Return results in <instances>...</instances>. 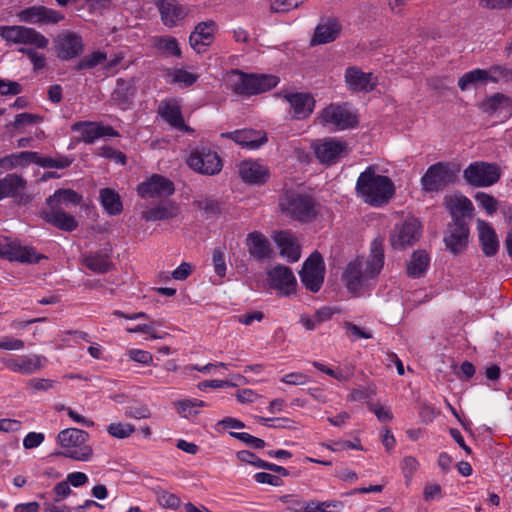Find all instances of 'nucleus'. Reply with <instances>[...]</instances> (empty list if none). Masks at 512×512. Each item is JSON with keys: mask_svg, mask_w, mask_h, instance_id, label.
I'll return each mask as SVG.
<instances>
[{"mask_svg": "<svg viewBox=\"0 0 512 512\" xmlns=\"http://www.w3.org/2000/svg\"><path fill=\"white\" fill-rule=\"evenodd\" d=\"M179 213V207L172 201L161 202L157 206L151 207L142 212V218L147 221L168 220L174 218Z\"/></svg>", "mask_w": 512, "mask_h": 512, "instance_id": "f704fd0d", "label": "nucleus"}, {"mask_svg": "<svg viewBox=\"0 0 512 512\" xmlns=\"http://www.w3.org/2000/svg\"><path fill=\"white\" fill-rule=\"evenodd\" d=\"M299 275L307 290L316 293L321 289L324 282L325 263L318 251L312 252L305 260Z\"/></svg>", "mask_w": 512, "mask_h": 512, "instance_id": "9b49d317", "label": "nucleus"}, {"mask_svg": "<svg viewBox=\"0 0 512 512\" xmlns=\"http://www.w3.org/2000/svg\"><path fill=\"white\" fill-rule=\"evenodd\" d=\"M487 73L485 69H474L466 72L459 78L458 86L462 91H465L471 85L487 82Z\"/></svg>", "mask_w": 512, "mask_h": 512, "instance_id": "c03bdc74", "label": "nucleus"}, {"mask_svg": "<svg viewBox=\"0 0 512 512\" xmlns=\"http://www.w3.org/2000/svg\"><path fill=\"white\" fill-rule=\"evenodd\" d=\"M384 265L382 240L375 239L371 243V253L368 259L357 257L350 261L343 272L342 280L347 290L359 294L371 286Z\"/></svg>", "mask_w": 512, "mask_h": 512, "instance_id": "f257e3e1", "label": "nucleus"}, {"mask_svg": "<svg viewBox=\"0 0 512 512\" xmlns=\"http://www.w3.org/2000/svg\"><path fill=\"white\" fill-rule=\"evenodd\" d=\"M45 360L46 359L43 356L29 354L21 355L15 358H2L1 362L7 369L14 373L31 375L42 369L43 361Z\"/></svg>", "mask_w": 512, "mask_h": 512, "instance_id": "dca6fc26", "label": "nucleus"}, {"mask_svg": "<svg viewBox=\"0 0 512 512\" xmlns=\"http://www.w3.org/2000/svg\"><path fill=\"white\" fill-rule=\"evenodd\" d=\"M232 74L237 77L231 83V88L236 94L245 96L258 94L256 75L245 74L240 70H232Z\"/></svg>", "mask_w": 512, "mask_h": 512, "instance_id": "c9c22d12", "label": "nucleus"}, {"mask_svg": "<svg viewBox=\"0 0 512 512\" xmlns=\"http://www.w3.org/2000/svg\"><path fill=\"white\" fill-rule=\"evenodd\" d=\"M0 36L9 43L32 45L40 49L48 46V39L34 28L12 25L0 26Z\"/></svg>", "mask_w": 512, "mask_h": 512, "instance_id": "9d476101", "label": "nucleus"}, {"mask_svg": "<svg viewBox=\"0 0 512 512\" xmlns=\"http://www.w3.org/2000/svg\"><path fill=\"white\" fill-rule=\"evenodd\" d=\"M487 80L497 83L499 81L512 82V69L504 65H493L489 69H485Z\"/></svg>", "mask_w": 512, "mask_h": 512, "instance_id": "a18cd8bd", "label": "nucleus"}, {"mask_svg": "<svg viewBox=\"0 0 512 512\" xmlns=\"http://www.w3.org/2000/svg\"><path fill=\"white\" fill-rule=\"evenodd\" d=\"M422 234V225L414 217H408L394 226L390 234V244L396 250H403L416 244Z\"/></svg>", "mask_w": 512, "mask_h": 512, "instance_id": "6e6552de", "label": "nucleus"}, {"mask_svg": "<svg viewBox=\"0 0 512 512\" xmlns=\"http://www.w3.org/2000/svg\"><path fill=\"white\" fill-rule=\"evenodd\" d=\"M274 240L280 249V254L289 262H296L300 258V248L296 244L294 235L288 231L278 232Z\"/></svg>", "mask_w": 512, "mask_h": 512, "instance_id": "473e14b6", "label": "nucleus"}, {"mask_svg": "<svg viewBox=\"0 0 512 512\" xmlns=\"http://www.w3.org/2000/svg\"><path fill=\"white\" fill-rule=\"evenodd\" d=\"M279 500L286 504V510L290 512H309V501L300 499L297 495L286 494L279 497Z\"/></svg>", "mask_w": 512, "mask_h": 512, "instance_id": "49530a36", "label": "nucleus"}, {"mask_svg": "<svg viewBox=\"0 0 512 512\" xmlns=\"http://www.w3.org/2000/svg\"><path fill=\"white\" fill-rule=\"evenodd\" d=\"M55 48L61 60L73 59L83 52L82 38L73 32L59 35L55 39Z\"/></svg>", "mask_w": 512, "mask_h": 512, "instance_id": "aec40b11", "label": "nucleus"}, {"mask_svg": "<svg viewBox=\"0 0 512 512\" xmlns=\"http://www.w3.org/2000/svg\"><path fill=\"white\" fill-rule=\"evenodd\" d=\"M278 205L285 216L301 223H310L318 215L319 204L316 199L294 189L285 190L279 197Z\"/></svg>", "mask_w": 512, "mask_h": 512, "instance_id": "7ed1b4c3", "label": "nucleus"}, {"mask_svg": "<svg viewBox=\"0 0 512 512\" xmlns=\"http://www.w3.org/2000/svg\"><path fill=\"white\" fill-rule=\"evenodd\" d=\"M212 261L215 273L219 277H224L226 274V263L224 259L223 250L220 247H216L213 249Z\"/></svg>", "mask_w": 512, "mask_h": 512, "instance_id": "052dcab7", "label": "nucleus"}, {"mask_svg": "<svg viewBox=\"0 0 512 512\" xmlns=\"http://www.w3.org/2000/svg\"><path fill=\"white\" fill-rule=\"evenodd\" d=\"M97 155L107 158V159H112L116 163L121 164V165H125L126 160H127L126 155L124 153H122L119 150L114 149L111 146H103V147L98 148Z\"/></svg>", "mask_w": 512, "mask_h": 512, "instance_id": "13d9d810", "label": "nucleus"}, {"mask_svg": "<svg viewBox=\"0 0 512 512\" xmlns=\"http://www.w3.org/2000/svg\"><path fill=\"white\" fill-rule=\"evenodd\" d=\"M196 207L206 214L207 217L219 215L222 211L221 203L211 197L195 201Z\"/></svg>", "mask_w": 512, "mask_h": 512, "instance_id": "8fccbe9b", "label": "nucleus"}, {"mask_svg": "<svg viewBox=\"0 0 512 512\" xmlns=\"http://www.w3.org/2000/svg\"><path fill=\"white\" fill-rule=\"evenodd\" d=\"M73 162V159L69 156H59L57 158L52 157H41L39 155L38 165L43 168H56L64 169L69 167Z\"/></svg>", "mask_w": 512, "mask_h": 512, "instance_id": "de8ad7c7", "label": "nucleus"}, {"mask_svg": "<svg viewBox=\"0 0 512 512\" xmlns=\"http://www.w3.org/2000/svg\"><path fill=\"white\" fill-rule=\"evenodd\" d=\"M158 112L162 119L173 128L182 132H192V129L185 124L181 108L178 104L164 102L159 106Z\"/></svg>", "mask_w": 512, "mask_h": 512, "instance_id": "cd10ccee", "label": "nucleus"}, {"mask_svg": "<svg viewBox=\"0 0 512 512\" xmlns=\"http://www.w3.org/2000/svg\"><path fill=\"white\" fill-rule=\"evenodd\" d=\"M215 29L216 23L212 20L198 23L189 36L190 46L197 53L205 51L206 46L210 45L213 40Z\"/></svg>", "mask_w": 512, "mask_h": 512, "instance_id": "5701e85b", "label": "nucleus"}, {"mask_svg": "<svg viewBox=\"0 0 512 512\" xmlns=\"http://www.w3.org/2000/svg\"><path fill=\"white\" fill-rule=\"evenodd\" d=\"M82 200V196L72 189H58L46 199V203L50 208L61 209V205H78Z\"/></svg>", "mask_w": 512, "mask_h": 512, "instance_id": "e433bc0d", "label": "nucleus"}, {"mask_svg": "<svg viewBox=\"0 0 512 512\" xmlns=\"http://www.w3.org/2000/svg\"><path fill=\"white\" fill-rule=\"evenodd\" d=\"M135 431V427L128 423H112L107 427V432L115 438H128Z\"/></svg>", "mask_w": 512, "mask_h": 512, "instance_id": "603ef678", "label": "nucleus"}, {"mask_svg": "<svg viewBox=\"0 0 512 512\" xmlns=\"http://www.w3.org/2000/svg\"><path fill=\"white\" fill-rule=\"evenodd\" d=\"M478 230L482 252L487 257L494 256L499 249V241L495 230L488 223L481 220L478 221Z\"/></svg>", "mask_w": 512, "mask_h": 512, "instance_id": "2f4dec72", "label": "nucleus"}, {"mask_svg": "<svg viewBox=\"0 0 512 512\" xmlns=\"http://www.w3.org/2000/svg\"><path fill=\"white\" fill-rule=\"evenodd\" d=\"M110 258L111 250L104 248L84 255L83 264L91 271L103 274L110 271L113 267Z\"/></svg>", "mask_w": 512, "mask_h": 512, "instance_id": "c756f323", "label": "nucleus"}, {"mask_svg": "<svg viewBox=\"0 0 512 512\" xmlns=\"http://www.w3.org/2000/svg\"><path fill=\"white\" fill-rule=\"evenodd\" d=\"M475 200L487 212L488 215H492L496 212L497 200L493 196L485 192H477L475 195Z\"/></svg>", "mask_w": 512, "mask_h": 512, "instance_id": "4d7b16f0", "label": "nucleus"}, {"mask_svg": "<svg viewBox=\"0 0 512 512\" xmlns=\"http://www.w3.org/2000/svg\"><path fill=\"white\" fill-rule=\"evenodd\" d=\"M509 105V98L501 93H496L486 101L487 110L495 112Z\"/></svg>", "mask_w": 512, "mask_h": 512, "instance_id": "69168bd1", "label": "nucleus"}, {"mask_svg": "<svg viewBox=\"0 0 512 512\" xmlns=\"http://www.w3.org/2000/svg\"><path fill=\"white\" fill-rule=\"evenodd\" d=\"M162 23L168 27H175L188 14L187 8L177 0H156Z\"/></svg>", "mask_w": 512, "mask_h": 512, "instance_id": "412c9836", "label": "nucleus"}, {"mask_svg": "<svg viewBox=\"0 0 512 512\" xmlns=\"http://www.w3.org/2000/svg\"><path fill=\"white\" fill-rule=\"evenodd\" d=\"M89 434L78 428H66L57 435L58 444L64 451L56 452V455L70 458L74 461H89L93 456V448L87 444Z\"/></svg>", "mask_w": 512, "mask_h": 512, "instance_id": "20e7f679", "label": "nucleus"}, {"mask_svg": "<svg viewBox=\"0 0 512 512\" xmlns=\"http://www.w3.org/2000/svg\"><path fill=\"white\" fill-rule=\"evenodd\" d=\"M106 60V54L100 51L84 56L75 66L77 71L92 69Z\"/></svg>", "mask_w": 512, "mask_h": 512, "instance_id": "09e8293b", "label": "nucleus"}, {"mask_svg": "<svg viewBox=\"0 0 512 512\" xmlns=\"http://www.w3.org/2000/svg\"><path fill=\"white\" fill-rule=\"evenodd\" d=\"M40 217L50 225L65 232H72L78 227V221L75 217L62 209L50 208L49 210H42Z\"/></svg>", "mask_w": 512, "mask_h": 512, "instance_id": "b1692460", "label": "nucleus"}, {"mask_svg": "<svg viewBox=\"0 0 512 512\" xmlns=\"http://www.w3.org/2000/svg\"><path fill=\"white\" fill-rule=\"evenodd\" d=\"M341 31L340 24L334 19H328L316 26L314 36L311 40L312 45L326 44L334 41Z\"/></svg>", "mask_w": 512, "mask_h": 512, "instance_id": "72a5a7b5", "label": "nucleus"}, {"mask_svg": "<svg viewBox=\"0 0 512 512\" xmlns=\"http://www.w3.org/2000/svg\"><path fill=\"white\" fill-rule=\"evenodd\" d=\"M188 166L203 175H216L223 167L222 160L210 147L196 146L187 158Z\"/></svg>", "mask_w": 512, "mask_h": 512, "instance_id": "0eeeda50", "label": "nucleus"}, {"mask_svg": "<svg viewBox=\"0 0 512 512\" xmlns=\"http://www.w3.org/2000/svg\"><path fill=\"white\" fill-rule=\"evenodd\" d=\"M320 122L333 130H346L358 125V119L347 104H330L320 114Z\"/></svg>", "mask_w": 512, "mask_h": 512, "instance_id": "1a4fd4ad", "label": "nucleus"}, {"mask_svg": "<svg viewBox=\"0 0 512 512\" xmlns=\"http://www.w3.org/2000/svg\"><path fill=\"white\" fill-rule=\"evenodd\" d=\"M229 435L253 449H263L266 443L263 439L255 437L246 432H230Z\"/></svg>", "mask_w": 512, "mask_h": 512, "instance_id": "3c124183", "label": "nucleus"}, {"mask_svg": "<svg viewBox=\"0 0 512 512\" xmlns=\"http://www.w3.org/2000/svg\"><path fill=\"white\" fill-rule=\"evenodd\" d=\"M345 149V142L329 139L316 145L315 154L321 163L332 165L338 161Z\"/></svg>", "mask_w": 512, "mask_h": 512, "instance_id": "393cba45", "label": "nucleus"}, {"mask_svg": "<svg viewBox=\"0 0 512 512\" xmlns=\"http://www.w3.org/2000/svg\"><path fill=\"white\" fill-rule=\"evenodd\" d=\"M42 121L43 117L40 115L25 112L17 114L10 126L14 127L15 129H20L26 125H35Z\"/></svg>", "mask_w": 512, "mask_h": 512, "instance_id": "864d4df0", "label": "nucleus"}, {"mask_svg": "<svg viewBox=\"0 0 512 512\" xmlns=\"http://www.w3.org/2000/svg\"><path fill=\"white\" fill-rule=\"evenodd\" d=\"M429 256L424 250L414 251L407 264V275L411 278L421 277L429 266Z\"/></svg>", "mask_w": 512, "mask_h": 512, "instance_id": "58836bf2", "label": "nucleus"}, {"mask_svg": "<svg viewBox=\"0 0 512 512\" xmlns=\"http://www.w3.org/2000/svg\"><path fill=\"white\" fill-rule=\"evenodd\" d=\"M100 200L104 209L110 215H118L121 213L123 207L120 196L110 188H103L100 190Z\"/></svg>", "mask_w": 512, "mask_h": 512, "instance_id": "a19ab883", "label": "nucleus"}, {"mask_svg": "<svg viewBox=\"0 0 512 512\" xmlns=\"http://www.w3.org/2000/svg\"><path fill=\"white\" fill-rule=\"evenodd\" d=\"M174 191V183L160 174H153L137 187V192L142 198L169 197Z\"/></svg>", "mask_w": 512, "mask_h": 512, "instance_id": "ddd939ff", "label": "nucleus"}, {"mask_svg": "<svg viewBox=\"0 0 512 512\" xmlns=\"http://www.w3.org/2000/svg\"><path fill=\"white\" fill-rule=\"evenodd\" d=\"M277 83L278 79L273 75H256V88L258 94L274 88Z\"/></svg>", "mask_w": 512, "mask_h": 512, "instance_id": "680f3d73", "label": "nucleus"}, {"mask_svg": "<svg viewBox=\"0 0 512 512\" xmlns=\"http://www.w3.org/2000/svg\"><path fill=\"white\" fill-rule=\"evenodd\" d=\"M22 92V86L16 81L0 79L1 95H18Z\"/></svg>", "mask_w": 512, "mask_h": 512, "instance_id": "774afa93", "label": "nucleus"}, {"mask_svg": "<svg viewBox=\"0 0 512 512\" xmlns=\"http://www.w3.org/2000/svg\"><path fill=\"white\" fill-rule=\"evenodd\" d=\"M446 250L454 255L462 253L469 242V225L452 221L447 225L443 238Z\"/></svg>", "mask_w": 512, "mask_h": 512, "instance_id": "4468645a", "label": "nucleus"}, {"mask_svg": "<svg viewBox=\"0 0 512 512\" xmlns=\"http://www.w3.org/2000/svg\"><path fill=\"white\" fill-rule=\"evenodd\" d=\"M340 507L342 503L339 501H309V512H336Z\"/></svg>", "mask_w": 512, "mask_h": 512, "instance_id": "6e6d98bb", "label": "nucleus"}, {"mask_svg": "<svg viewBox=\"0 0 512 512\" xmlns=\"http://www.w3.org/2000/svg\"><path fill=\"white\" fill-rule=\"evenodd\" d=\"M285 99L290 104L293 117L296 119H305L313 112L315 100L308 93L286 94Z\"/></svg>", "mask_w": 512, "mask_h": 512, "instance_id": "a878e982", "label": "nucleus"}, {"mask_svg": "<svg viewBox=\"0 0 512 512\" xmlns=\"http://www.w3.org/2000/svg\"><path fill=\"white\" fill-rule=\"evenodd\" d=\"M74 132H81V139L86 144H92L100 138L98 122H76L71 127Z\"/></svg>", "mask_w": 512, "mask_h": 512, "instance_id": "79ce46f5", "label": "nucleus"}, {"mask_svg": "<svg viewBox=\"0 0 512 512\" xmlns=\"http://www.w3.org/2000/svg\"><path fill=\"white\" fill-rule=\"evenodd\" d=\"M501 177V168L496 163L475 161L463 171V178L473 187H489Z\"/></svg>", "mask_w": 512, "mask_h": 512, "instance_id": "423d86ee", "label": "nucleus"}, {"mask_svg": "<svg viewBox=\"0 0 512 512\" xmlns=\"http://www.w3.org/2000/svg\"><path fill=\"white\" fill-rule=\"evenodd\" d=\"M249 254L257 261L269 259L272 249L269 240L261 233L254 231L247 236Z\"/></svg>", "mask_w": 512, "mask_h": 512, "instance_id": "c85d7f7f", "label": "nucleus"}, {"mask_svg": "<svg viewBox=\"0 0 512 512\" xmlns=\"http://www.w3.org/2000/svg\"><path fill=\"white\" fill-rule=\"evenodd\" d=\"M222 138H228L243 148L255 150L264 145L267 141V134L262 130L240 129L231 132H223Z\"/></svg>", "mask_w": 512, "mask_h": 512, "instance_id": "f3484780", "label": "nucleus"}, {"mask_svg": "<svg viewBox=\"0 0 512 512\" xmlns=\"http://www.w3.org/2000/svg\"><path fill=\"white\" fill-rule=\"evenodd\" d=\"M445 205L454 222L468 223L473 217V204L462 194L446 196Z\"/></svg>", "mask_w": 512, "mask_h": 512, "instance_id": "6ab92c4d", "label": "nucleus"}, {"mask_svg": "<svg viewBox=\"0 0 512 512\" xmlns=\"http://www.w3.org/2000/svg\"><path fill=\"white\" fill-rule=\"evenodd\" d=\"M157 499L161 506L169 509H177L181 503L178 496L167 491L160 492Z\"/></svg>", "mask_w": 512, "mask_h": 512, "instance_id": "0e129e2a", "label": "nucleus"}, {"mask_svg": "<svg viewBox=\"0 0 512 512\" xmlns=\"http://www.w3.org/2000/svg\"><path fill=\"white\" fill-rule=\"evenodd\" d=\"M198 78V74H193L184 69H177L172 76V81L174 83H181L184 87H190L198 80Z\"/></svg>", "mask_w": 512, "mask_h": 512, "instance_id": "bf43d9fd", "label": "nucleus"}, {"mask_svg": "<svg viewBox=\"0 0 512 512\" xmlns=\"http://www.w3.org/2000/svg\"><path fill=\"white\" fill-rule=\"evenodd\" d=\"M18 17L21 21L32 24H56L64 18L61 12L45 6H31L23 9Z\"/></svg>", "mask_w": 512, "mask_h": 512, "instance_id": "a211bd4d", "label": "nucleus"}, {"mask_svg": "<svg viewBox=\"0 0 512 512\" xmlns=\"http://www.w3.org/2000/svg\"><path fill=\"white\" fill-rule=\"evenodd\" d=\"M456 179V171L447 162H437L428 167L421 177L422 190L427 193H438L443 191Z\"/></svg>", "mask_w": 512, "mask_h": 512, "instance_id": "39448f33", "label": "nucleus"}, {"mask_svg": "<svg viewBox=\"0 0 512 512\" xmlns=\"http://www.w3.org/2000/svg\"><path fill=\"white\" fill-rule=\"evenodd\" d=\"M305 0H271L270 8L274 13H285L296 9Z\"/></svg>", "mask_w": 512, "mask_h": 512, "instance_id": "5fc2aeb1", "label": "nucleus"}, {"mask_svg": "<svg viewBox=\"0 0 512 512\" xmlns=\"http://www.w3.org/2000/svg\"><path fill=\"white\" fill-rule=\"evenodd\" d=\"M345 81L348 88L355 92H369L374 88L372 73H364L356 67L346 69Z\"/></svg>", "mask_w": 512, "mask_h": 512, "instance_id": "bb28decb", "label": "nucleus"}, {"mask_svg": "<svg viewBox=\"0 0 512 512\" xmlns=\"http://www.w3.org/2000/svg\"><path fill=\"white\" fill-rule=\"evenodd\" d=\"M0 257L28 264L39 263L45 258L44 255L36 253L34 248L22 246L18 241L7 237L0 239Z\"/></svg>", "mask_w": 512, "mask_h": 512, "instance_id": "f8f14e48", "label": "nucleus"}, {"mask_svg": "<svg viewBox=\"0 0 512 512\" xmlns=\"http://www.w3.org/2000/svg\"><path fill=\"white\" fill-rule=\"evenodd\" d=\"M267 276L270 287L278 290L281 295L289 296L295 292L297 281L289 267L276 265L267 272Z\"/></svg>", "mask_w": 512, "mask_h": 512, "instance_id": "2eb2a0df", "label": "nucleus"}, {"mask_svg": "<svg viewBox=\"0 0 512 512\" xmlns=\"http://www.w3.org/2000/svg\"><path fill=\"white\" fill-rule=\"evenodd\" d=\"M239 175L244 182L250 184H264L269 176V169L253 160L242 161L239 165Z\"/></svg>", "mask_w": 512, "mask_h": 512, "instance_id": "4be33fe9", "label": "nucleus"}, {"mask_svg": "<svg viewBox=\"0 0 512 512\" xmlns=\"http://www.w3.org/2000/svg\"><path fill=\"white\" fill-rule=\"evenodd\" d=\"M15 162V166L17 165H26L28 163H35L38 165L39 154L34 151H22L19 153L12 154Z\"/></svg>", "mask_w": 512, "mask_h": 512, "instance_id": "338daca9", "label": "nucleus"}, {"mask_svg": "<svg viewBox=\"0 0 512 512\" xmlns=\"http://www.w3.org/2000/svg\"><path fill=\"white\" fill-rule=\"evenodd\" d=\"M154 45L159 51H162L166 57H181L182 55L178 41L172 36L156 37L154 40Z\"/></svg>", "mask_w": 512, "mask_h": 512, "instance_id": "37998d69", "label": "nucleus"}, {"mask_svg": "<svg viewBox=\"0 0 512 512\" xmlns=\"http://www.w3.org/2000/svg\"><path fill=\"white\" fill-rule=\"evenodd\" d=\"M334 311L330 307H322L318 309L312 316L302 314L299 322L306 330H315L320 324L328 321L333 316Z\"/></svg>", "mask_w": 512, "mask_h": 512, "instance_id": "ea45409f", "label": "nucleus"}, {"mask_svg": "<svg viewBox=\"0 0 512 512\" xmlns=\"http://www.w3.org/2000/svg\"><path fill=\"white\" fill-rule=\"evenodd\" d=\"M355 190L365 203L380 207L393 197L395 186L388 176L377 174L375 167L369 166L358 176Z\"/></svg>", "mask_w": 512, "mask_h": 512, "instance_id": "f03ea898", "label": "nucleus"}, {"mask_svg": "<svg viewBox=\"0 0 512 512\" xmlns=\"http://www.w3.org/2000/svg\"><path fill=\"white\" fill-rule=\"evenodd\" d=\"M136 95V87L133 80L118 79L112 92V100L123 110L131 107Z\"/></svg>", "mask_w": 512, "mask_h": 512, "instance_id": "7c9ffc66", "label": "nucleus"}, {"mask_svg": "<svg viewBox=\"0 0 512 512\" xmlns=\"http://www.w3.org/2000/svg\"><path fill=\"white\" fill-rule=\"evenodd\" d=\"M236 457L239 461L245 462L248 464L253 465L256 468L264 469L263 466H260L262 464H267V461H264L257 457L253 452L249 450H241L236 453Z\"/></svg>", "mask_w": 512, "mask_h": 512, "instance_id": "e2e57ef3", "label": "nucleus"}, {"mask_svg": "<svg viewBox=\"0 0 512 512\" xmlns=\"http://www.w3.org/2000/svg\"><path fill=\"white\" fill-rule=\"evenodd\" d=\"M26 181L17 174H7L0 179V200L6 197H14L19 190L25 188Z\"/></svg>", "mask_w": 512, "mask_h": 512, "instance_id": "4c0bfd02", "label": "nucleus"}]
</instances>
